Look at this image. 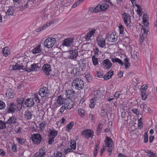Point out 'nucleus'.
<instances>
[{
	"mask_svg": "<svg viewBox=\"0 0 157 157\" xmlns=\"http://www.w3.org/2000/svg\"><path fill=\"white\" fill-rule=\"evenodd\" d=\"M106 37L109 41L114 42H115L117 39L118 36L115 33L113 32L111 34L109 33L107 35Z\"/></svg>",
	"mask_w": 157,
	"mask_h": 157,
	"instance_id": "1a4fd4ad",
	"label": "nucleus"
},
{
	"mask_svg": "<svg viewBox=\"0 0 157 157\" xmlns=\"http://www.w3.org/2000/svg\"><path fill=\"white\" fill-rule=\"evenodd\" d=\"M123 19L125 24L127 25H128L131 23L130 16L128 13H124L123 15Z\"/></svg>",
	"mask_w": 157,
	"mask_h": 157,
	"instance_id": "dca6fc26",
	"label": "nucleus"
},
{
	"mask_svg": "<svg viewBox=\"0 0 157 157\" xmlns=\"http://www.w3.org/2000/svg\"><path fill=\"white\" fill-rule=\"evenodd\" d=\"M21 128L19 127H16L14 131L16 133H20L21 132Z\"/></svg>",
	"mask_w": 157,
	"mask_h": 157,
	"instance_id": "3c124183",
	"label": "nucleus"
},
{
	"mask_svg": "<svg viewBox=\"0 0 157 157\" xmlns=\"http://www.w3.org/2000/svg\"><path fill=\"white\" fill-rule=\"evenodd\" d=\"M75 93V92L74 91L69 90L66 91L65 94L67 96H69V97H70L71 95H72V96Z\"/></svg>",
	"mask_w": 157,
	"mask_h": 157,
	"instance_id": "c85d7f7f",
	"label": "nucleus"
},
{
	"mask_svg": "<svg viewBox=\"0 0 157 157\" xmlns=\"http://www.w3.org/2000/svg\"><path fill=\"white\" fill-rule=\"evenodd\" d=\"M94 99L96 101H98L103 98L104 95V92L102 90H97L94 92Z\"/></svg>",
	"mask_w": 157,
	"mask_h": 157,
	"instance_id": "0eeeda50",
	"label": "nucleus"
},
{
	"mask_svg": "<svg viewBox=\"0 0 157 157\" xmlns=\"http://www.w3.org/2000/svg\"><path fill=\"white\" fill-rule=\"evenodd\" d=\"M54 37L55 38H55V40H56L57 39L58 40H59L60 39H61L62 38V36L61 34H58L57 35H54Z\"/></svg>",
	"mask_w": 157,
	"mask_h": 157,
	"instance_id": "69168bd1",
	"label": "nucleus"
},
{
	"mask_svg": "<svg viewBox=\"0 0 157 157\" xmlns=\"http://www.w3.org/2000/svg\"><path fill=\"white\" fill-rule=\"evenodd\" d=\"M67 109L66 107L64 105H63L61 107H60L59 110V112L61 113H62L64 112L65 109Z\"/></svg>",
	"mask_w": 157,
	"mask_h": 157,
	"instance_id": "603ef678",
	"label": "nucleus"
},
{
	"mask_svg": "<svg viewBox=\"0 0 157 157\" xmlns=\"http://www.w3.org/2000/svg\"><path fill=\"white\" fill-rule=\"evenodd\" d=\"M66 98H63L61 95L59 96L56 99L55 102L53 104V107L55 109H56L58 107L63 104H65Z\"/></svg>",
	"mask_w": 157,
	"mask_h": 157,
	"instance_id": "7ed1b4c3",
	"label": "nucleus"
},
{
	"mask_svg": "<svg viewBox=\"0 0 157 157\" xmlns=\"http://www.w3.org/2000/svg\"><path fill=\"white\" fill-rule=\"evenodd\" d=\"M74 125V123L73 122H71L69 123L67 126V128L69 130L71 129Z\"/></svg>",
	"mask_w": 157,
	"mask_h": 157,
	"instance_id": "09e8293b",
	"label": "nucleus"
},
{
	"mask_svg": "<svg viewBox=\"0 0 157 157\" xmlns=\"http://www.w3.org/2000/svg\"><path fill=\"white\" fill-rule=\"evenodd\" d=\"M6 105L4 102L2 101H0V109H4Z\"/></svg>",
	"mask_w": 157,
	"mask_h": 157,
	"instance_id": "864d4df0",
	"label": "nucleus"
},
{
	"mask_svg": "<svg viewBox=\"0 0 157 157\" xmlns=\"http://www.w3.org/2000/svg\"><path fill=\"white\" fill-rule=\"evenodd\" d=\"M6 124H8L10 125L15 124L17 123V118L14 116L10 117L8 121L6 122Z\"/></svg>",
	"mask_w": 157,
	"mask_h": 157,
	"instance_id": "a211bd4d",
	"label": "nucleus"
},
{
	"mask_svg": "<svg viewBox=\"0 0 157 157\" xmlns=\"http://www.w3.org/2000/svg\"><path fill=\"white\" fill-rule=\"evenodd\" d=\"M78 111L79 115L82 117H83L85 116L84 111L83 109L81 108H79L78 109Z\"/></svg>",
	"mask_w": 157,
	"mask_h": 157,
	"instance_id": "58836bf2",
	"label": "nucleus"
},
{
	"mask_svg": "<svg viewBox=\"0 0 157 157\" xmlns=\"http://www.w3.org/2000/svg\"><path fill=\"white\" fill-rule=\"evenodd\" d=\"M41 47V46L40 45H39L35 48L33 49L32 50V52L33 53L36 54L40 52L42 50Z\"/></svg>",
	"mask_w": 157,
	"mask_h": 157,
	"instance_id": "393cba45",
	"label": "nucleus"
},
{
	"mask_svg": "<svg viewBox=\"0 0 157 157\" xmlns=\"http://www.w3.org/2000/svg\"><path fill=\"white\" fill-rule=\"evenodd\" d=\"M113 71H109L103 77L104 80H107L110 79L113 75Z\"/></svg>",
	"mask_w": 157,
	"mask_h": 157,
	"instance_id": "5701e85b",
	"label": "nucleus"
},
{
	"mask_svg": "<svg viewBox=\"0 0 157 157\" xmlns=\"http://www.w3.org/2000/svg\"><path fill=\"white\" fill-rule=\"evenodd\" d=\"M144 143H147L148 142V136L147 135V133L145 132L144 135Z\"/></svg>",
	"mask_w": 157,
	"mask_h": 157,
	"instance_id": "de8ad7c7",
	"label": "nucleus"
},
{
	"mask_svg": "<svg viewBox=\"0 0 157 157\" xmlns=\"http://www.w3.org/2000/svg\"><path fill=\"white\" fill-rule=\"evenodd\" d=\"M6 123L0 120V130L3 129L6 127Z\"/></svg>",
	"mask_w": 157,
	"mask_h": 157,
	"instance_id": "a19ab883",
	"label": "nucleus"
},
{
	"mask_svg": "<svg viewBox=\"0 0 157 157\" xmlns=\"http://www.w3.org/2000/svg\"><path fill=\"white\" fill-rule=\"evenodd\" d=\"M95 30L94 29H92L89 33L85 35L84 38L86 40L89 41L90 40L91 37L94 35L95 33Z\"/></svg>",
	"mask_w": 157,
	"mask_h": 157,
	"instance_id": "4be33fe9",
	"label": "nucleus"
},
{
	"mask_svg": "<svg viewBox=\"0 0 157 157\" xmlns=\"http://www.w3.org/2000/svg\"><path fill=\"white\" fill-rule=\"evenodd\" d=\"M143 21L144 22V25H146V27H147L149 24L148 22L147 21V20L145 19V17L143 18Z\"/></svg>",
	"mask_w": 157,
	"mask_h": 157,
	"instance_id": "0e129e2a",
	"label": "nucleus"
},
{
	"mask_svg": "<svg viewBox=\"0 0 157 157\" xmlns=\"http://www.w3.org/2000/svg\"><path fill=\"white\" fill-rule=\"evenodd\" d=\"M72 85L73 88L78 90H82L84 86V83L80 78H76L74 80Z\"/></svg>",
	"mask_w": 157,
	"mask_h": 157,
	"instance_id": "f257e3e1",
	"label": "nucleus"
},
{
	"mask_svg": "<svg viewBox=\"0 0 157 157\" xmlns=\"http://www.w3.org/2000/svg\"><path fill=\"white\" fill-rule=\"evenodd\" d=\"M74 40L73 38H71L66 39L63 40L62 45L64 46L70 47L73 43Z\"/></svg>",
	"mask_w": 157,
	"mask_h": 157,
	"instance_id": "2eb2a0df",
	"label": "nucleus"
},
{
	"mask_svg": "<svg viewBox=\"0 0 157 157\" xmlns=\"http://www.w3.org/2000/svg\"><path fill=\"white\" fill-rule=\"evenodd\" d=\"M17 106L13 102L10 103L8 104L6 108V111L8 113L15 112L16 110Z\"/></svg>",
	"mask_w": 157,
	"mask_h": 157,
	"instance_id": "9d476101",
	"label": "nucleus"
},
{
	"mask_svg": "<svg viewBox=\"0 0 157 157\" xmlns=\"http://www.w3.org/2000/svg\"><path fill=\"white\" fill-rule=\"evenodd\" d=\"M57 134V132L53 128L49 130L48 136V143L49 144L51 145L54 142V139Z\"/></svg>",
	"mask_w": 157,
	"mask_h": 157,
	"instance_id": "f03ea898",
	"label": "nucleus"
},
{
	"mask_svg": "<svg viewBox=\"0 0 157 157\" xmlns=\"http://www.w3.org/2000/svg\"><path fill=\"white\" fill-rule=\"evenodd\" d=\"M100 8L101 11L105 10L107 9L109 7V5L106 3H103L101 5H100Z\"/></svg>",
	"mask_w": 157,
	"mask_h": 157,
	"instance_id": "4c0bfd02",
	"label": "nucleus"
},
{
	"mask_svg": "<svg viewBox=\"0 0 157 157\" xmlns=\"http://www.w3.org/2000/svg\"><path fill=\"white\" fill-rule=\"evenodd\" d=\"M36 64H32L30 66V68H28V69H25V71L28 72H30L31 71H34L36 69Z\"/></svg>",
	"mask_w": 157,
	"mask_h": 157,
	"instance_id": "7c9ffc66",
	"label": "nucleus"
},
{
	"mask_svg": "<svg viewBox=\"0 0 157 157\" xmlns=\"http://www.w3.org/2000/svg\"><path fill=\"white\" fill-rule=\"evenodd\" d=\"M34 99L32 98H28L25 101V103L27 107H31L34 104Z\"/></svg>",
	"mask_w": 157,
	"mask_h": 157,
	"instance_id": "aec40b11",
	"label": "nucleus"
},
{
	"mask_svg": "<svg viewBox=\"0 0 157 157\" xmlns=\"http://www.w3.org/2000/svg\"><path fill=\"white\" fill-rule=\"evenodd\" d=\"M90 107L91 108H93L94 107V101L93 99H91L90 101V104L89 105Z\"/></svg>",
	"mask_w": 157,
	"mask_h": 157,
	"instance_id": "13d9d810",
	"label": "nucleus"
},
{
	"mask_svg": "<svg viewBox=\"0 0 157 157\" xmlns=\"http://www.w3.org/2000/svg\"><path fill=\"white\" fill-rule=\"evenodd\" d=\"M49 91L47 87L44 86L40 89L39 94L42 97H46L49 93Z\"/></svg>",
	"mask_w": 157,
	"mask_h": 157,
	"instance_id": "f8f14e48",
	"label": "nucleus"
},
{
	"mask_svg": "<svg viewBox=\"0 0 157 157\" xmlns=\"http://www.w3.org/2000/svg\"><path fill=\"white\" fill-rule=\"evenodd\" d=\"M72 150L71 148H68L64 149V153L66 155L68 153L72 152Z\"/></svg>",
	"mask_w": 157,
	"mask_h": 157,
	"instance_id": "5fc2aeb1",
	"label": "nucleus"
},
{
	"mask_svg": "<svg viewBox=\"0 0 157 157\" xmlns=\"http://www.w3.org/2000/svg\"><path fill=\"white\" fill-rule=\"evenodd\" d=\"M81 134L87 139H88L90 137H92L93 136L94 132L90 130L86 129L83 130Z\"/></svg>",
	"mask_w": 157,
	"mask_h": 157,
	"instance_id": "9b49d317",
	"label": "nucleus"
},
{
	"mask_svg": "<svg viewBox=\"0 0 157 157\" xmlns=\"http://www.w3.org/2000/svg\"><path fill=\"white\" fill-rule=\"evenodd\" d=\"M62 153L59 151H58L56 153L55 152L54 153V156L53 157H62Z\"/></svg>",
	"mask_w": 157,
	"mask_h": 157,
	"instance_id": "49530a36",
	"label": "nucleus"
},
{
	"mask_svg": "<svg viewBox=\"0 0 157 157\" xmlns=\"http://www.w3.org/2000/svg\"><path fill=\"white\" fill-rule=\"evenodd\" d=\"M105 142L106 146L109 148L108 151L109 152V155H110L113 148V141L111 139L106 137Z\"/></svg>",
	"mask_w": 157,
	"mask_h": 157,
	"instance_id": "20e7f679",
	"label": "nucleus"
},
{
	"mask_svg": "<svg viewBox=\"0 0 157 157\" xmlns=\"http://www.w3.org/2000/svg\"><path fill=\"white\" fill-rule=\"evenodd\" d=\"M56 40L53 37L48 38L44 42V45L48 48H51L55 44Z\"/></svg>",
	"mask_w": 157,
	"mask_h": 157,
	"instance_id": "423d86ee",
	"label": "nucleus"
},
{
	"mask_svg": "<svg viewBox=\"0 0 157 157\" xmlns=\"http://www.w3.org/2000/svg\"><path fill=\"white\" fill-rule=\"evenodd\" d=\"M131 111L137 115H139V111L136 109H132Z\"/></svg>",
	"mask_w": 157,
	"mask_h": 157,
	"instance_id": "052dcab7",
	"label": "nucleus"
},
{
	"mask_svg": "<svg viewBox=\"0 0 157 157\" xmlns=\"http://www.w3.org/2000/svg\"><path fill=\"white\" fill-rule=\"evenodd\" d=\"M51 24H52V22H50L49 23H48L46 24H44L42 26L36 29V31L38 32H40L43 30L45 29L47 27L50 26L51 25Z\"/></svg>",
	"mask_w": 157,
	"mask_h": 157,
	"instance_id": "412c9836",
	"label": "nucleus"
},
{
	"mask_svg": "<svg viewBox=\"0 0 157 157\" xmlns=\"http://www.w3.org/2000/svg\"><path fill=\"white\" fill-rule=\"evenodd\" d=\"M119 29L120 30V33L123 34L124 31V27L121 25H120L119 26Z\"/></svg>",
	"mask_w": 157,
	"mask_h": 157,
	"instance_id": "e2e57ef3",
	"label": "nucleus"
},
{
	"mask_svg": "<svg viewBox=\"0 0 157 157\" xmlns=\"http://www.w3.org/2000/svg\"><path fill=\"white\" fill-rule=\"evenodd\" d=\"M100 7V5H98L93 10V12L96 13L101 11Z\"/></svg>",
	"mask_w": 157,
	"mask_h": 157,
	"instance_id": "37998d69",
	"label": "nucleus"
},
{
	"mask_svg": "<svg viewBox=\"0 0 157 157\" xmlns=\"http://www.w3.org/2000/svg\"><path fill=\"white\" fill-rule=\"evenodd\" d=\"M17 141L18 142V143L21 144L23 145L25 142V140L23 139H21L19 138H16Z\"/></svg>",
	"mask_w": 157,
	"mask_h": 157,
	"instance_id": "c03bdc74",
	"label": "nucleus"
},
{
	"mask_svg": "<svg viewBox=\"0 0 157 157\" xmlns=\"http://www.w3.org/2000/svg\"><path fill=\"white\" fill-rule=\"evenodd\" d=\"M112 61L113 63H117L123 65L124 64L122 61L118 58H113L112 59Z\"/></svg>",
	"mask_w": 157,
	"mask_h": 157,
	"instance_id": "c756f323",
	"label": "nucleus"
},
{
	"mask_svg": "<svg viewBox=\"0 0 157 157\" xmlns=\"http://www.w3.org/2000/svg\"><path fill=\"white\" fill-rule=\"evenodd\" d=\"M141 32L142 33H143V36H144L145 37H146L148 32L147 29L143 28L141 29Z\"/></svg>",
	"mask_w": 157,
	"mask_h": 157,
	"instance_id": "ea45409f",
	"label": "nucleus"
},
{
	"mask_svg": "<svg viewBox=\"0 0 157 157\" xmlns=\"http://www.w3.org/2000/svg\"><path fill=\"white\" fill-rule=\"evenodd\" d=\"M74 105V101L71 100L66 99L64 105L67 109H71L73 108Z\"/></svg>",
	"mask_w": 157,
	"mask_h": 157,
	"instance_id": "6ab92c4d",
	"label": "nucleus"
},
{
	"mask_svg": "<svg viewBox=\"0 0 157 157\" xmlns=\"http://www.w3.org/2000/svg\"><path fill=\"white\" fill-rule=\"evenodd\" d=\"M33 98H34L33 99H34V101L35 102H36L37 103H39L40 102V100L39 99L38 97L37 94H35L33 95Z\"/></svg>",
	"mask_w": 157,
	"mask_h": 157,
	"instance_id": "a18cd8bd",
	"label": "nucleus"
},
{
	"mask_svg": "<svg viewBox=\"0 0 157 157\" xmlns=\"http://www.w3.org/2000/svg\"><path fill=\"white\" fill-rule=\"evenodd\" d=\"M24 101V98H18L17 100L18 104H22Z\"/></svg>",
	"mask_w": 157,
	"mask_h": 157,
	"instance_id": "6e6d98bb",
	"label": "nucleus"
},
{
	"mask_svg": "<svg viewBox=\"0 0 157 157\" xmlns=\"http://www.w3.org/2000/svg\"><path fill=\"white\" fill-rule=\"evenodd\" d=\"M45 147H43L40 148L38 152H37L39 154H40L42 156H44L46 154V151Z\"/></svg>",
	"mask_w": 157,
	"mask_h": 157,
	"instance_id": "bb28decb",
	"label": "nucleus"
},
{
	"mask_svg": "<svg viewBox=\"0 0 157 157\" xmlns=\"http://www.w3.org/2000/svg\"><path fill=\"white\" fill-rule=\"evenodd\" d=\"M39 126L41 129H44L46 126V124L44 122H42L39 124Z\"/></svg>",
	"mask_w": 157,
	"mask_h": 157,
	"instance_id": "4d7b16f0",
	"label": "nucleus"
},
{
	"mask_svg": "<svg viewBox=\"0 0 157 157\" xmlns=\"http://www.w3.org/2000/svg\"><path fill=\"white\" fill-rule=\"evenodd\" d=\"M68 52L70 54L68 56L69 59L75 60V59L78 56V52L76 49L70 50Z\"/></svg>",
	"mask_w": 157,
	"mask_h": 157,
	"instance_id": "ddd939ff",
	"label": "nucleus"
},
{
	"mask_svg": "<svg viewBox=\"0 0 157 157\" xmlns=\"http://www.w3.org/2000/svg\"><path fill=\"white\" fill-rule=\"evenodd\" d=\"M146 90H141V95L143 100H145L147 98V95L146 94Z\"/></svg>",
	"mask_w": 157,
	"mask_h": 157,
	"instance_id": "c9c22d12",
	"label": "nucleus"
},
{
	"mask_svg": "<svg viewBox=\"0 0 157 157\" xmlns=\"http://www.w3.org/2000/svg\"><path fill=\"white\" fill-rule=\"evenodd\" d=\"M121 92L118 91L114 95V98H116V99H118V98H119V97L120 95H121L120 94Z\"/></svg>",
	"mask_w": 157,
	"mask_h": 157,
	"instance_id": "680f3d73",
	"label": "nucleus"
},
{
	"mask_svg": "<svg viewBox=\"0 0 157 157\" xmlns=\"http://www.w3.org/2000/svg\"><path fill=\"white\" fill-rule=\"evenodd\" d=\"M79 69L77 68H75L73 70L72 73L76 76H78L79 75Z\"/></svg>",
	"mask_w": 157,
	"mask_h": 157,
	"instance_id": "79ce46f5",
	"label": "nucleus"
},
{
	"mask_svg": "<svg viewBox=\"0 0 157 157\" xmlns=\"http://www.w3.org/2000/svg\"><path fill=\"white\" fill-rule=\"evenodd\" d=\"M102 65L104 68L106 69H109L112 65V64L111 63L109 59H106L102 61Z\"/></svg>",
	"mask_w": 157,
	"mask_h": 157,
	"instance_id": "f3484780",
	"label": "nucleus"
},
{
	"mask_svg": "<svg viewBox=\"0 0 157 157\" xmlns=\"http://www.w3.org/2000/svg\"><path fill=\"white\" fill-rule=\"evenodd\" d=\"M70 146L71 147V148L73 150H75L76 148V145L75 143V141L73 140H71L70 142Z\"/></svg>",
	"mask_w": 157,
	"mask_h": 157,
	"instance_id": "2f4dec72",
	"label": "nucleus"
},
{
	"mask_svg": "<svg viewBox=\"0 0 157 157\" xmlns=\"http://www.w3.org/2000/svg\"><path fill=\"white\" fill-rule=\"evenodd\" d=\"M42 69L46 75H50L52 71L51 67L49 64H45L42 67Z\"/></svg>",
	"mask_w": 157,
	"mask_h": 157,
	"instance_id": "4468645a",
	"label": "nucleus"
},
{
	"mask_svg": "<svg viewBox=\"0 0 157 157\" xmlns=\"http://www.w3.org/2000/svg\"><path fill=\"white\" fill-rule=\"evenodd\" d=\"M22 104L17 103V109L18 111H20L22 108Z\"/></svg>",
	"mask_w": 157,
	"mask_h": 157,
	"instance_id": "774afa93",
	"label": "nucleus"
},
{
	"mask_svg": "<svg viewBox=\"0 0 157 157\" xmlns=\"http://www.w3.org/2000/svg\"><path fill=\"white\" fill-rule=\"evenodd\" d=\"M96 41L98 45L101 48H104L106 45L105 39L101 36L97 37Z\"/></svg>",
	"mask_w": 157,
	"mask_h": 157,
	"instance_id": "6e6552de",
	"label": "nucleus"
},
{
	"mask_svg": "<svg viewBox=\"0 0 157 157\" xmlns=\"http://www.w3.org/2000/svg\"><path fill=\"white\" fill-rule=\"evenodd\" d=\"M102 127V125L101 124L99 123L97 130V135L98 136L100 134L101 131Z\"/></svg>",
	"mask_w": 157,
	"mask_h": 157,
	"instance_id": "e433bc0d",
	"label": "nucleus"
},
{
	"mask_svg": "<svg viewBox=\"0 0 157 157\" xmlns=\"http://www.w3.org/2000/svg\"><path fill=\"white\" fill-rule=\"evenodd\" d=\"M8 47H5L3 50V54L4 56L6 57L10 53V52Z\"/></svg>",
	"mask_w": 157,
	"mask_h": 157,
	"instance_id": "cd10ccee",
	"label": "nucleus"
},
{
	"mask_svg": "<svg viewBox=\"0 0 157 157\" xmlns=\"http://www.w3.org/2000/svg\"><path fill=\"white\" fill-rule=\"evenodd\" d=\"M147 153L150 154L149 157H156L155 154L150 151H148Z\"/></svg>",
	"mask_w": 157,
	"mask_h": 157,
	"instance_id": "bf43d9fd",
	"label": "nucleus"
},
{
	"mask_svg": "<svg viewBox=\"0 0 157 157\" xmlns=\"http://www.w3.org/2000/svg\"><path fill=\"white\" fill-rule=\"evenodd\" d=\"M107 110L105 109H103L101 110L100 115L102 117H105L107 115Z\"/></svg>",
	"mask_w": 157,
	"mask_h": 157,
	"instance_id": "473e14b6",
	"label": "nucleus"
},
{
	"mask_svg": "<svg viewBox=\"0 0 157 157\" xmlns=\"http://www.w3.org/2000/svg\"><path fill=\"white\" fill-rule=\"evenodd\" d=\"M124 62L125 63L124 66L125 68L127 69L129 68L130 66V63L128 61V60L127 58H125L124 59Z\"/></svg>",
	"mask_w": 157,
	"mask_h": 157,
	"instance_id": "72a5a7b5",
	"label": "nucleus"
},
{
	"mask_svg": "<svg viewBox=\"0 0 157 157\" xmlns=\"http://www.w3.org/2000/svg\"><path fill=\"white\" fill-rule=\"evenodd\" d=\"M92 59L93 65L94 66L97 65L98 63V59L96 58L94 56H92Z\"/></svg>",
	"mask_w": 157,
	"mask_h": 157,
	"instance_id": "f704fd0d",
	"label": "nucleus"
},
{
	"mask_svg": "<svg viewBox=\"0 0 157 157\" xmlns=\"http://www.w3.org/2000/svg\"><path fill=\"white\" fill-rule=\"evenodd\" d=\"M14 9L13 7L10 6L9 7L7 10L6 14L8 16H12L13 15L14 12Z\"/></svg>",
	"mask_w": 157,
	"mask_h": 157,
	"instance_id": "a878e982",
	"label": "nucleus"
},
{
	"mask_svg": "<svg viewBox=\"0 0 157 157\" xmlns=\"http://www.w3.org/2000/svg\"><path fill=\"white\" fill-rule=\"evenodd\" d=\"M31 140L34 144H39L42 140V136L39 133L33 134L31 135Z\"/></svg>",
	"mask_w": 157,
	"mask_h": 157,
	"instance_id": "39448f33",
	"label": "nucleus"
},
{
	"mask_svg": "<svg viewBox=\"0 0 157 157\" xmlns=\"http://www.w3.org/2000/svg\"><path fill=\"white\" fill-rule=\"evenodd\" d=\"M20 65L17 63H16L15 65L12 66V69L13 70H20Z\"/></svg>",
	"mask_w": 157,
	"mask_h": 157,
	"instance_id": "8fccbe9b",
	"label": "nucleus"
},
{
	"mask_svg": "<svg viewBox=\"0 0 157 157\" xmlns=\"http://www.w3.org/2000/svg\"><path fill=\"white\" fill-rule=\"evenodd\" d=\"M33 114L29 110H26L25 113V118L26 120H29L32 118Z\"/></svg>",
	"mask_w": 157,
	"mask_h": 157,
	"instance_id": "b1692460",
	"label": "nucleus"
},
{
	"mask_svg": "<svg viewBox=\"0 0 157 157\" xmlns=\"http://www.w3.org/2000/svg\"><path fill=\"white\" fill-rule=\"evenodd\" d=\"M140 107L141 108L143 109V111H144L145 109L147 108V106L146 104H142L140 105Z\"/></svg>",
	"mask_w": 157,
	"mask_h": 157,
	"instance_id": "338daca9",
	"label": "nucleus"
}]
</instances>
